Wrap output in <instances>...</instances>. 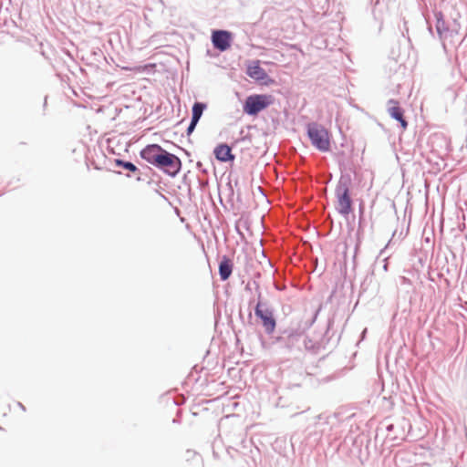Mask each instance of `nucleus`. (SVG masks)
<instances>
[{
	"label": "nucleus",
	"mask_w": 467,
	"mask_h": 467,
	"mask_svg": "<svg viewBox=\"0 0 467 467\" xmlns=\"http://www.w3.org/2000/svg\"><path fill=\"white\" fill-rule=\"evenodd\" d=\"M258 254L264 255L263 251L259 249Z\"/></svg>",
	"instance_id": "obj_15"
},
{
	"label": "nucleus",
	"mask_w": 467,
	"mask_h": 467,
	"mask_svg": "<svg viewBox=\"0 0 467 467\" xmlns=\"http://www.w3.org/2000/svg\"><path fill=\"white\" fill-rule=\"evenodd\" d=\"M227 180H228V182H225L224 184H223L222 182L220 183L219 194H220L221 199H223L224 197L226 199L231 200L232 195H233L232 185H231L229 177L227 178Z\"/></svg>",
	"instance_id": "obj_13"
},
{
	"label": "nucleus",
	"mask_w": 467,
	"mask_h": 467,
	"mask_svg": "<svg viewBox=\"0 0 467 467\" xmlns=\"http://www.w3.org/2000/svg\"><path fill=\"white\" fill-rule=\"evenodd\" d=\"M402 279H403V281H405V282L409 281L406 277H403Z\"/></svg>",
	"instance_id": "obj_16"
},
{
	"label": "nucleus",
	"mask_w": 467,
	"mask_h": 467,
	"mask_svg": "<svg viewBox=\"0 0 467 467\" xmlns=\"http://www.w3.org/2000/svg\"><path fill=\"white\" fill-rule=\"evenodd\" d=\"M307 134L311 143L320 151H328L330 150V135L327 129L313 123L307 128Z\"/></svg>",
	"instance_id": "obj_4"
},
{
	"label": "nucleus",
	"mask_w": 467,
	"mask_h": 467,
	"mask_svg": "<svg viewBox=\"0 0 467 467\" xmlns=\"http://www.w3.org/2000/svg\"><path fill=\"white\" fill-rule=\"evenodd\" d=\"M275 101V99L270 94H254L248 96L244 101L243 109L244 112L255 116L262 110L267 109Z\"/></svg>",
	"instance_id": "obj_3"
},
{
	"label": "nucleus",
	"mask_w": 467,
	"mask_h": 467,
	"mask_svg": "<svg viewBox=\"0 0 467 467\" xmlns=\"http://www.w3.org/2000/svg\"><path fill=\"white\" fill-rule=\"evenodd\" d=\"M213 154L219 161H228L234 159L232 148L225 143L217 145L213 150Z\"/></svg>",
	"instance_id": "obj_10"
},
{
	"label": "nucleus",
	"mask_w": 467,
	"mask_h": 467,
	"mask_svg": "<svg viewBox=\"0 0 467 467\" xmlns=\"http://www.w3.org/2000/svg\"><path fill=\"white\" fill-rule=\"evenodd\" d=\"M255 315L262 320L263 327L267 333L274 332L275 328V320L273 310L266 303L258 302L255 307Z\"/></svg>",
	"instance_id": "obj_6"
},
{
	"label": "nucleus",
	"mask_w": 467,
	"mask_h": 467,
	"mask_svg": "<svg viewBox=\"0 0 467 467\" xmlns=\"http://www.w3.org/2000/svg\"><path fill=\"white\" fill-rule=\"evenodd\" d=\"M220 276L223 280H226L232 274V264L231 260L223 256L219 265Z\"/></svg>",
	"instance_id": "obj_12"
},
{
	"label": "nucleus",
	"mask_w": 467,
	"mask_h": 467,
	"mask_svg": "<svg viewBox=\"0 0 467 467\" xmlns=\"http://www.w3.org/2000/svg\"><path fill=\"white\" fill-rule=\"evenodd\" d=\"M246 74L255 81L263 85H271L275 81L272 79L265 70L260 66V61H252L247 65Z\"/></svg>",
	"instance_id": "obj_7"
},
{
	"label": "nucleus",
	"mask_w": 467,
	"mask_h": 467,
	"mask_svg": "<svg viewBox=\"0 0 467 467\" xmlns=\"http://www.w3.org/2000/svg\"><path fill=\"white\" fill-rule=\"evenodd\" d=\"M212 38L213 46L222 51L230 47L231 34L226 31H215Z\"/></svg>",
	"instance_id": "obj_9"
},
{
	"label": "nucleus",
	"mask_w": 467,
	"mask_h": 467,
	"mask_svg": "<svg viewBox=\"0 0 467 467\" xmlns=\"http://www.w3.org/2000/svg\"><path fill=\"white\" fill-rule=\"evenodd\" d=\"M115 163L117 166H120V167H123L124 169L130 171H132V172H135L138 168L131 162H129V161H124L122 160H115Z\"/></svg>",
	"instance_id": "obj_14"
},
{
	"label": "nucleus",
	"mask_w": 467,
	"mask_h": 467,
	"mask_svg": "<svg viewBox=\"0 0 467 467\" xmlns=\"http://www.w3.org/2000/svg\"><path fill=\"white\" fill-rule=\"evenodd\" d=\"M235 228L244 242V254H239L237 260L239 264H244L245 272L249 273L250 269L255 268V265L257 264V252L256 249L253 247V242L250 240L253 237V234L247 226L246 220L243 218L238 221Z\"/></svg>",
	"instance_id": "obj_2"
},
{
	"label": "nucleus",
	"mask_w": 467,
	"mask_h": 467,
	"mask_svg": "<svg viewBox=\"0 0 467 467\" xmlns=\"http://www.w3.org/2000/svg\"><path fill=\"white\" fill-rule=\"evenodd\" d=\"M336 208L338 213L343 215H348L352 212V200L348 187L344 183H339L336 189Z\"/></svg>",
	"instance_id": "obj_5"
},
{
	"label": "nucleus",
	"mask_w": 467,
	"mask_h": 467,
	"mask_svg": "<svg viewBox=\"0 0 467 467\" xmlns=\"http://www.w3.org/2000/svg\"><path fill=\"white\" fill-rule=\"evenodd\" d=\"M205 109V105L202 104V103H200V102H196L193 107H192V121H191V124L190 126L188 127V130H187V133L188 135H190L196 124L198 123L202 114V111L203 109Z\"/></svg>",
	"instance_id": "obj_11"
},
{
	"label": "nucleus",
	"mask_w": 467,
	"mask_h": 467,
	"mask_svg": "<svg viewBox=\"0 0 467 467\" xmlns=\"http://www.w3.org/2000/svg\"><path fill=\"white\" fill-rule=\"evenodd\" d=\"M388 111L389 115L400 123L402 130H406L408 122L404 119V110L400 108L399 102L395 99H389L388 101Z\"/></svg>",
	"instance_id": "obj_8"
},
{
	"label": "nucleus",
	"mask_w": 467,
	"mask_h": 467,
	"mask_svg": "<svg viewBox=\"0 0 467 467\" xmlns=\"http://www.w3.org/2000/svg\"><path fill=\"white\" fill-rule=\"evenodd\" d=\"M140 156L147 162L158 168L164 169L171 174H175L180 169V159L169 153L158 144L146 146L141 150Z\"/></svg>",
	"instance_id": "obj_1"
}]
</instances>
